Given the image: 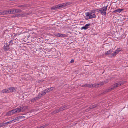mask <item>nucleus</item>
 <instances>
[{"instance_id":"1","label":"nucleus","mask_w":128,"mask_h":128,"mask_svg":"<svg viewBox=\"0 0 128 128\" xmlns=\"http://www.w3.org/2000/svg\"><path fill=\"white\" fill-rule=\"evenodd\" d=\"M70 4V3L68 2L66 4L64 3L60 4H58L52 7L51 8V9L53 10H54L62 8H64L68 5Z\"/></svg>"},{"instance_id":"2","label":"nucleus","mask_w":128,"mask_h":128,"mask_svg":"<svg viewBox=\"0 0 128 128\" xmlns=\"http://www.w3.org/2000/svg\"><path fill=\"white\" fill-rule=\"evenodd\" d=\"M108 6V5H107L101 8L97 9L96 10L98 12L101 14L102 15H106V11Z\"/></svg>"},{"instance_id":"3","label":"nucleus","mask_w":128,"mask_h":128,"mask_svg":"<svg viewBox=\"0 0 128 128\" xmlns=\"http://www.w3.org/2000/svg\"><path fill=\"white\" fill-rule=\"evenodd\" d=\"M86 16L89 17L88 19H91L92 18H95L96 17L95 15V10H92L90 12H87L86 13Z\"/></svg>"},{"instance_id":"4","label":"nucleus","mask_w":128,"mask_h":128,"mask_svg":"<svg viewBox=\"0 0 128 128\" xmlns=\"http://www.w3.org/2000/svg\"><path fill=\"white\" fill-rule=\"evenodd\" d=\"M124 84L122 82H118L115 83L112 85L114 89L116 88L117 87L120 86Z\"/></svg>"},{"instance_id":"5","label":"nucleus","mask_w":128,"mask_h":128,"mask_svg":"<svg viewBox=\"0 0 128 128\" xmlns=\"http://www.w3.org/2000/svg\"><path fill=\"white\" fill-rule=\"evenodd\" d=\"M54 35L56 36L59 37H64L66 36V35L65 34H61L58 32L55 33Z\"/></svg>"},{"instance_id":"6","label":"nucleus","mask_w":128,"mask_h":128,"mask_svg":"<svg viewBox=\"0 0 128 128\" xmlns=\"http://www.w3.org/2000/svg\"><path fill=\"white\" fill-rule=\"evenodd\" d=\"M16 112V110L15 109L14 110H13L10 111L8 112L7 114V115L10 116Z\"/></svg>"},{"instance_id":"7","label":"nucleus","mask_w":128,"mask_h":128,"mask_svg":"<svg viewBox=\"0 0 128 128\" xmlns=\"http://www.w3.org/2000/svg\"><path fill=\"white\" fill-rule=\"evenodd\" d=\"M90 24H86L84 26L82 27L81 28V30L84 29L86 30L89 27L88 26H90Z\"/></svg>"},{"instance_id":"8","label":"nucleus","mask_w":128,"mask_h":128,"mask_svg":"<svg viewBox=\"0 0 128 128\" xmlns=\"http://www.w3.org/2000/svg\"><path fill=\"white\" fill-rule=\"evenodd\" d=\"M9 14L8 10H4L3 11L0 12V15L7 14Z\"/></svg>"},{"instance_id":"9","label":"nucleus","mask_w":128,"mask_h":128,"mask_svg":"<svg viewBox=\"0 0 128 128\" xmlns=\"http://www.w3.org/2000/svg\"><path fill=\"white\" fill-rule=\"evenodd\" d=\"M9 45H8L7 43L5 44L4 46V50L5 51L8 50L9 48Z\"/></svg>"},{"instance_id":"10","label":"nucleus","mask_w":128,"mask_h":128,"mask_svg":"<svg viewBox=\"0 0 128 128\" xmlns=\"http://www.w3.org/2000/svg\"><path fill=\"white\" fill-rule=\"evenodd\" d=\"M27 106H21L20 107V110H21V112L24 111L25 110H26L28 108Z\"/></svg>"},{"instance_id":"11","label":"nucleus","mask_w":128,"mask_h":128,"mask_svg":"<svg viewBox=\"0 0 128 128\" xmlns=\"http://www.w3.org/2000/svg\"><path fill=\"white\" fill-rule=\"evenodd\" d=\"M98 106V105L97 104H96L93 105L91 106H90L88 108V110H90L91 109H93L96 107L97 106Z\"/></svg>"},{"instance_id":"12","label":"nucleus","mask_w":128,"mask_h":128,"mask_svg":"<svg viewBox=\"0 0 128 128\" xmlns=\"http://www.w3.org/2000/svg\"><path fill=\"white\" fill-rule=\"evenodd\" d=\"M98 84H99V83L97 84H91V88L92 87H95L96 86L97 87H99L100 86V85H98Z\"/></svg>"},{"instance_id":"13","label":"nucleus","mask_w":128,"mask_h":128,"mask_svg":"<svg viewBox=\"0 0 128 128\" xmlns=\"http://www.w3.org/2000/svg\"><path fill=\"white\" fill-rule=\"evenodd\" d=\"M18 7L19 8H21L23 10H24L23 8L26 7L27 6V4H20L18 5Z\"/></svg>"},{"instance_id":"14","label":"nucleus","mask_w":128,"mask_h":128,"mask_svg":"<svg viewBox=\"0 0 128 128\" xmlns=\"http://www.w3.org/2000/svg\"><path fill=\"white\" fill-rule=\"evenodd\" d=\"M112 50H110L109 51H108L105 52V55H107L109 54L112 53Z\"/></svg>"},{"instance_id":"15","label":"nucleus","mask_w":128,"mask_h":128,"mask_svg":"<svg viewBox=\"0 0 128 128\" xmlns=\"http://www.w3.org/2000/svg\"><path fill=\"white\" fill-rule=\"evenodd\" d=\"M8 90L9 91V92H12L13 91H14L15 90V88L14 87H10L9 88H8Z\"/></svg>"},{"instance_id":"16","label":"nucleus","mask_w":128,"mask_h":128,"mask_svg":"<svg viewBox=\"0 0 128 128\" xmlns=\"http://www.w3.org/2000/svg\"><path fill=\"white\" fill-rule=\"evenodd\" d=\"M108 82H107V80L106 81H104V82H100V83H99V84H98V85H100V86H102L104 84H106Z\"/></svg>"},{"instance_id":"17","label":"nucleus","mask_w":128,"mask_h":128,"mask_svg":"<svg viewBox=\"0 0 128 128\" xmlns=\"http://www.w3.org/2000/svg\"><path fill=\"white\" fill-rule=\"evenodd\" d=\"M8 89V88L4 89L1 91V92L4 93H5L9 92Z\"/></svg>"},{"instance_id":"18","label":"nucleus","mask_w":128,"mask_h":128,"mask_svg":"<svg viewBox=\"0 0 128 128\" xmlns=\"http://www.w3.org/2000/svg\"><path fill=\"white\" fill-rule=\"evenodd\" d=\"M114 90L112 86L110 87L108 89H107L108 92H109L111 91L112 90Z\"/></svg>"},{"instance_id":"19","label":"nucleus","mask_w":128,"mask_h":128,"mask_svg":"<svg viewBox=\"0 0 128 128\" xmlns=\"http://www.w3.org/2000/svg\"><path fill=\"white\" fill-rule=\"evenodd\" d=\"M82 87H87L90 88H91V84H85L82 86Z\"/></svg>"},{"instance_id":"20","label":"nucleus","mask_w":128,"mask_h":128,"mask_svg":"<svg viewBox=\"0 0 128 128\" xmlns=\"http://www.w3.org/2000/svg\"><path fill=\"white\" fill-rule=\"evenodd\" d=\"M42 96H41V93H39L38 94L37 96L36 97V98H37L38 100L41 97H42Z\"/></svg>"},{"instance_id":"21","label":"nucleus","mask_w":128,"mask_h":128,"mask_svg":"<svg viewBox=\"0 0 128 128\" xmlns=\"http://www.w3.org/2000/svg\"><path fill=\"white\" fill-rule=\"evenodd\" d=\"M16 112L18 113L21 112L20 108L15 109Z\"/></svg>"},{"instance_id":"22","label":"nucleus","mask_w":128,"mask_h":128,"mask_svg":"<svg viewBox=\"0 0 128 128\" xmlns=\"http://www.w3.org/2000/svg\"><path fill=\"white\" fill-rule=\"evenodd\" d=\"M38 100L37 98H36V97H35L30 100V101L32 102H33L36 101V100Z\"/></svg>"},{"instance_id":"23","label":"nucleus","mask_w":128,"mask_h":128,"mask_svg":"<svg viewBox=\"0 0 128 128\" xmlns=\"http://www.w3.org/2000/svg\"><path fill=\"white\" fill-rule=\"evenodd\" d=\"M113 13H118V12H119V8H118L116 10L113 11L112 12Z\"/></svg>"},{"instance_id":"24","label":"nucleus","mask_w":128,"mask_h":128,"mask_svg":"<svg viewBox=\"0 0 128 128\" xmlns=\"http://www.w3.org/2000/svg\"><path fill=\"white\" fill-rule=\"evenodd\" d=\"M22 10L19 9H15V11L16 13L18 12H22Z\"/></svg>"},{"instance_id":"25","label":"nucleus","mask_w":128,"mask_h":128,"mask_svg":"<svg viewBox=\"0 0 128 128\" xmlns=\"http://www.w3.org/2000/svg\"><path fill=\"white\" fill-rule=\"evenodd\" d=\"M117 54V53H116V52L115 51L114 52L112 53L111 55H112L111 56H115Z\"/></svg>"},{"instance_id":"26","label":"nucleus","mask_w":128,"mask_h":128,"mask_svg":"<svg viewBox=\"0 0 128 128\" xmlns=\"http://www.w3.org/2000/svg\"><path fill=\"white\" fill-rule=\"evenodd\" d=\"M13 40H10V41L9 42V45L12 44H13Z\"/></svg>"},{"instance_id":"27","label":"nucleus","mask_w":128,"mask_h":128,"mask_svg":"<svg viewBox=\"0 0 128 128\" xmlns=\"http://www.w3.org/2000/svg\"><path fill=\"white\" fill-rule=\"evenodd\" d=\"M120 50H120V48H118L115 51L116 52V53H117L118 54Z\"/></svg>"},{"instance_id":"28","label":"nucleus","mask_w":128,"mask_h":128,"mask_svg":"<svg viewBox=\"0 0 128 128\" xmlns=\"http://www.w3.org/2000/svg\"><path fill=\"white\" fill-rule=\"evenodd\" d=\"M108 92L107 90H106L104 91V92H102V93L101 94H104L106 93H107Z\"/></svg>"},{"instance_id":"29","label":"nucleus","mask_w":128,"mask_h":128,"mask_svg":"<svg viewBox=\"0 0 128 128\" xmlns=\"http://www.w3.org/2000/svg\"><path fill=\"white\" fill-rule=\"evenodd\" d=\"M12 14H15L16 13L15 11V9H12Z\"/></svg>"},{"instance_id":"30","label":"nucleus","mask_w":128,"mask_h":128,"mask_svg":"<svg viewBox=\"0 0 128 128\" xmlns=\"http://www.w3.org/2000/svg\"><path fill=\"white\" fill-rule=\"evenodd\" d=\"M62 108H61V107L59 108H58L57 109H56L58 110V112H60L62 111Z\"/></svg>"},{"instance_id":"31","label":"nucleus","mask_w":128,"mask_h":128,"mask_svg":"<svg viewBox=\"0 0 128 128\" xmlns=\"http://www.w3.org/2000/svg\"><path fill=\"white\" fill-rule=\"evenodd\" d=\"M61 108H62V110H65L67 108V107L66 106H61Z\"/></svg>"},{"instance_id":"32","label":"nucleus","mask_w":128,"mask_h":128,"mask_svg":"<svg viewBox=\"0 0 128 128\" xmlns=\"http://www.w3.org/2000/svg\"><path fill=\"white\" fill-rule=\"evenodd\" d=\"M46 90H46V91H47V92H48L50 91H52L50 88H47L46 89Z\"/></svg>"},{"instance_id":"33","label":"nucleus","mask_w":128,"mask_h":128,"mask_svg":"<svg viewBox=\"0 0 128 128\" xmlns=\"http://www.w3.org/2000/svg\"><path fill=\"white\" fill-rule=\"evenodd\" d=\"M3 124H4V126H6L8 125V123H7V122H3Z\"/></svg>"},{"instance_id":"34","label":"nucleus","mask_w":128,"mask_h":128,"mask_svg":"<svg viewBox=\"0 0 128 128\" xmlns=\"http://www.w3.org/2000/svg\"><path fill=\"white\" fill-rule=\"evenodd\" d=\"M51 114H56V113L55 110H54V111H53V112H52L51 113Z\"/></svg>"},{"instance_id":"35","label":"nucleus","mask_w":128,"mask_h":128,"mask_svg":"<svg viewBox=\"0 0 128 128\" xmlns=\"http://www.w3.org/2000/svg\"><path fill=\"white\" fill-rule=\"evenodd\" d=\"M46 90V89H45L43 91L44 92V94H46L47 93H48V92H47Z\"/></svg>"},{"instance_id":"36","label":"nucleus","mask_w":128,"mask_h":128,"mask_svg":"<svg viewBox=\"0 0 128 128\" xmlns=\"http://www.w3.org/2000/svg\"><path fill=\"white\" fill-rule=\"evenodd\" d=\"M8 12H9V14H12V9H9L8 10Z\"/></svg>"},{"instance_id":"37","label":"nucleus","mask_w":128,"mask_h":128,"mask_svg":"<svg viewBox=\"0 0 128 128\" xmlns=\"http://www.w3.org/2000/svg\"><path fill=\"white\" fill-rule=\"evenodd\" d=\"M14 120H10L9 121L7 122V123H8V124H10L12 122V121H14Z\"/></svg>"},{"instance_id":"38","label":"nucleus","mask_w":128,"mask_h":128,"mask_svg":"<svg viewBox=\"0 0 128 128\" xmlns=\"http://www.w3.org/2000/svg\"><path fill=\"white\" fill-rule=\"evenodd\" d=\"M46 126H47V125H44L40 127L39 128H44Z\"/></svg>"},{"instance_id":"39","label":"nucleus","mask_w":128,"mask_h":128,"mask_svg":"<svg viewBox=\"0 0 128 128\" xmlns=\"http://www.w3.org/2000/svg\"><path fill=\"white\" fill-rule=\"evenodd\" d=\"M25 116H19V118L20 119H21V118H25Z\"/></svg>"},{"instance_id":"40","label":"nucleus","mask_w":128,"mask_h":128,"mask_svg":"<svg viewBox=\"0 0 128 128\" xmlns=\"http://www.w3.org/2000/svg\"><path fill=\"white\" fill-rule=\"evenodd\" d=\"M119 13L120 12L122 11H123L124 10V9H120L119 8Z\"/></svg>"},{"instance_id":"41","label":"nucleus","mask_w":128,"mask_h":128,"mask_svg":"<svg viewBox=\"0 0 128 128\" xmlns=\"http://www.w3.org/2000/svg\"><path fill=\"white\" fill-rule=\"evenodd\" d=\"M3 126H4V124L3 122L2 123L0 124V127H2Z\"/></svg>"},{"instance_id":"42","label":"nucleus","mask_w":128,"mask_h":128,"mask_svg":"<svg viewBox=\"0 0 128 128\" xmlns=\"http://www.w3.org/2000/svg\"><path fill=\"white\" fill-rule=\"evenodd\" d=\"M45 94H44V92H43V91L42 92V94H41V96H43Z\"/></svg>"},{"instance_id":"43","label":"nucleus","mask_w":128,"mask_h":128,"mask_svg":"<svg viewBox=\"0 0 128 128\" xmlns=\"http://www.w3.org/2000/svg\"><path fill=\"white\" fill-rule=\"evenodd\" d=\"M50 88V89H51V90H52L54 88V87H51Z\"/></svg>"},{"instance_id":"44","label":"nucleus","mask_w":128,"mask_h":128,"mask_svg":"<svg viewBox=\"0 0 128 128\" xmlns=\"http://www.w3.org/2000/svg\"><path fill=\"white\" fill-rule=\"evenodd\" d=\"M74 62V60H72L70 61V62L71 63H73Z\"/></svg>"},{"instance_id":"45","label":"nucleus","mask_w":128,"mask_h":128,"mask_svg":"<svg viewBox=\"0 0 128 128\" xmlns=\"http://www.w3.org/2000/svg\"><path fill=\"white\" fill-rule=\"evenodd\" d=\"M89 110V109H88V108L86 109L85 110V111L86 112H88V111H89V110Z\"/></svg>"},{"instance_id":"46","label":"nucleus","mask_w":128,"mask_h":128,"mask_svg":"<svg viewBox=\"0 0 128 128\" xmlns=\"http://www.w3.org/2000/svg\"><path fill=\"white\" fill-rule=\"evenodd\" d=\"M56 114L58 113V110L56 109L55 110Z\"/></svg>"},{"instance_id":"47","label":"nucleus","mask_w":128,"mask_h":128,"mask_svg":"<svg viewBox=\"0 0 128 128\" xmlns=\"http://www.w3.org/2000/svg\"><path fill=\"white\" fill-rule=\"evenodd\" d=\"M88 18H89V17L88 18H86L87 20H88V19H88Z\"/></svg>"},{"instance_id":"48","label":"nucleus","mask_w":128,"mask_h":128,"mask_svg":"<svg viewBox=\"0 0 128 128\" xmlns=\"http://www.w3.org/2000/svg\"><path fill=\"white\" fill-rule=\"evenodd\" d=\"M14 0H10V1H13Z\"/></svg>"},{"instance_id":"49","label":"nucleus","mask_w":128,"mask_h":128,"mask_svg":"<svg viewBox=\"0 0 128 128\" xmlns=\"http://www.w3.org/2000/svg\"><path fill=\"white\" fill-rule=\"evenodd\" d=\"M28 14H29L28 13H27V14H26V15H28Z\"/></svg>"},{"instance_id":"50","label":"nucleus","mask_w":128,"mask_h":128,"mask_svg":"<svg viewBox=\"0 0 128 128\" xmlns=\"http://www.w3.org/2000/svg\"><path fill=\"white\" fill-rule=\"evenodd\" d=\"M18 15H20V14H18Z\"/></svg>"}]
</instances>
